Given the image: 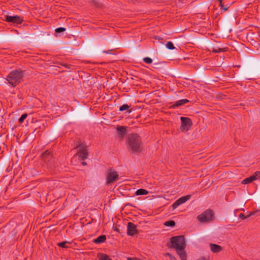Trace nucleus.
<instances>
[{
    "mask_svg": "<svg viewBox=\"0 0 260 260\" xmlns=\"http://www.w3.org/2000/svg\"><path fill=\"white\" fill-rule=\"evenodd\" d=\"M148 193V191L143 188L139 189L135 192V194L136 196L146 195Z\"/></svg>",
    "mask_w": 260,
    "mask_h": 260,
    "instance_id": "obj_18",
    "label": "nucleus"
},
{
    "mask_svg": "<svg viewBox=\"0 0 260 260\" xmlns=\"http://www.w3.org/2000/svg\"><path fill=\"white\" fill-rule=\"evenodd\" d=\"M210 247L211 250L214 253L219 252L222 249L220 245L215 244H210Z\"/></svg>",
    "mask_w": 260,
    "mask_h": 260,
    "instance_id": "obj_13",
    "label": "nucleus"
},
{
    "mask_svg": "<svg viewBox=\"0 0 260 260\" xmlns=\"http://www.w3.org/2000/svg\"><path fill=\"white\" fill-rule=\"evenodd\" d=\"M166 47L170 50H173L175 49L173 44L171 42H168L166 45Z\"/></svg>",
    "mask_w": 260,
    "mask_h": 260,
    "instance_id": "obj_22",
    "label": "nucleus"
},
{
    "mask_svg": "<svg viewBox=\"0 0 260 260\" xmlns=\"http://www.w3.org/2000/svg\"><path fill=\"white\" fill-rule=\"evenodd\" d=\"M106 240V236L104 235H101L98 237L97 238L93 240V242L96 244H101L105 241Z\"/></svg>",
    "mask_w": 260,
    "mask_h": 260,
    "instance_id": "obj_16",
    "label": "nucleus"
},
{
    "mask_svg": "<svg viewBox=\"0 0 260 260\" xmlns=\"http://www.w3.org/2000/svg\"><path fill=\"white\" fill-rule=\"evenodd\" d=\"M138 233V231L136 228V225L132 223L128 222L127 226V234L129 236H134L135 234Z\"/></svg>",
    "mask_w": 260,
    "mask_h": 260,
    "instance_id": "obj_10",
    "label": "nucleus"
},
{
    "mask_svg": "<svg viewBox=\"0 0 260 260\" xmlns=\"http://www.w3.org/2000/svg\"><path fill=\"white\" fill-rule=\"evenodd\" d=\"M213 212L211 210H207L200 214L197 218L201 222H209L213 219Z\"/></svg>",
    "mask_w": 260,
    "mask_h": 260,
    "instance_id": "obj_5",
    "label": "nucleus"
},
{
    "mask_svg": "<svg viewBox=\"0 0 260 260\" xmlns=\"http://www.w3.org/2000/svg\"><path fill=\"white\" fill-rule=\"evenodd\" d=\"M111 51V50H109V51L107 52V53H110L109 52V51Z\"/></svg>",
    "mask_w": 260,
    "mask_h": 260,
    "instance_id": "obj_33",
    "label": "nucleus"
},
{
    "mask_svg": "<svg viewBox=\"0 0 260 260\" xmlns=\"http://www.w3.org/2000/svg\"><path fill=\"white\" fill-rule=\"evenodd\" d=\"M189 101L187 99H182L176 101L171 107L173 108L179 107L187 103Z\"/></svg>",
    "mask_w": 260,
    "mask_h": 260,
    "instance_id": "obj_15",
    "label": "nucleus"
},
{
    "mask_svg": "<svg viewBox=\"0 0 260 260\" xmlns=\"http://www.w3.org/2000/svg\"><path fill=\"white\" fill-rule=\"evenodd\" d=\"M185 248H182L176 250L177 253L179 256L181 260H186V254L184 251Z\"/></svg>",
    "mask_w": 260,
    "mask_h": 260,
    "instance_id": "obj_14",
    "label": "nucleus"
},
{
    "mask_svg": "<svg viewBox=\"0 0 260 260\" xmlns=\"http://www.w3.org/2000/svg\"><path fill=\"white\" fill-rule=\"evenodd\" d=\"M259 174V172H255V175H252L249 177L244 179L242 181V183L243 184H248L257 179L256 176Z\"/></svg>",
    "mask_w": 260,
    "mask_h": 260,
    "instance_id": "obj_12",
    "label": "nucleus"
},
{
    "mask_svg": "<svg viewBox=\"0 0 260 260\" xmlns=\"http://www.w3.org/2000/svg\"><path fill=\"white\" fill-rule=\"evenodd\" d=\"M119 179V175L117 172L112 169H108L106 172V183L109 185L117 181Z\"/></svg>",
    "mask_w": 260,
    "mask_h": 260,
    "instance_id": "obj_4",
    "label": "nucleus"
},
{
    "mask_svg": "<svg viewBox=\"0 0 260 260\" xmlns=\"http://www.w3.org/2000/svg\"><path fill=\"white\" fill-rule=\"evenodd\" d=\"M77 148L79 157H80L83 160L87 158V150L82 144H80Z\"/></svg>",
    "mask_w": 260,
    "mask_h": 260,
    "instance_id": "obj_7",
    "label": "nucleus"
},
{
    "mask_svg": "<svg viewBox=\"0 0 260 260\" xmlns=\"http://www.w3.org/2000/svg\"><path fill=\"white\" fill-rule=\"evenodd\" d=\"M197 260H206L205 258H200Z\"/></svg>",
    "mask_w": 260,
    "mask_h": 260,
    "instance_id": "obj_30",
    "label": "nucleus"
},
{
    "mask_svg": "<svg viewBox=\"0 0 260 260\" xmlns=\"http://www.w3.org/2000/svg\"><path fill=\"white\" fill-rule=\"evenodd\" d=\"M82 164L84 166L86 165V163L85 162H82Z\"/></svg>",
    "mask_w": 260,
    "mask_h": 260,
    "instance_id": "obj_31",
    "label": "nucleus"
},
{
    "mask_svg": "<svg viewBox=\"0 0 260 260\" xmlns=\"http://www.w3.org/2000/svg\"><path fill=\"white\" fill-rule=\"evenodd\" d=\"M66 31V28L64 27H58L55 29V32L57 33L62 32Z\"/></svg>",
    "mask_w": 260,
    "mask_h": 260,
    "instance_id": "obj_26",
    "label": "nucleus"
},
{
    "mask_svg": "<svg viewBox=\"0 0 260 260\" xmlns=\"http://www.w3.org/2000/svg\"><path fill=\"white\" fill-rule=\"evenodd\" d=\"M69 244V243L68 242L63 241L62 242L58 243L57 245L62 248H67L69 247V246L68 245Z\"/></svg>",
    "mask_w": 260,
    "mask_h": 260,
    "instance_id": "obj_19",
    "label": "nucleus"
},
{
    "mask_svg": "<svg viewBox=\"0 0 260 260\" xmlns=\"http://www.w3.org/2000/svg\"><path fill=\"white\" fill-rule=\"evenodd\" d=\"M224 10H227V8L225 7H223V6L222 7Z\"/></svg>",
    "mask_w": 260,
    "mask_h": 260,
    "instance_id": "obj_32",
    "label": "nucleus"
},
{
    "mask_svg": "<svg viewBox=\"0 0 260 260\" xmlns=\"http://www.w3.org/2000/svg\"><path fill=\"white\" fill-rule=\"evenodd\" d=\"M6 20L9 22H11L15 25L20 24L22 22V19L17 15L6 16Z\"/></svg>",
    "mask_w": 260,
    "mask_h": 260,
    "instance_id": "obj_8",
    "label": "nucleus"
},
{
    "mask_svg": "<svg viewBox=\"0 0 260 260\" xmlns=\"http://www.w3.org/2000/svg\"><path fill=\"white\" fill-rule=\"evenodd\" d=\"M130 106L127 104H123L119 107V111H123L127 110L129 108Z\"/></svg>",
    "mask_w": 260,
    "mask_h": 260,
    "instance_id": "obj_20",
    "label": "nucleus"
},
{
    "mask_svg": "<svg viewBox=\"0 0 260 260\" xmlns=\"http://www.w3.org/2000/svg\"><path fill=\"white\" fill-rule=\"evenodd\" d=\"M97 257L99 260H112L107 254L99 253Z\"/></svg>",
    "mask_w": 260,
    "mask_h": 260,
    "instance_id": "obj_17",
    "label": "nucleus"
},
{
    "mask_svg": "<svg viewBox=\"0 0 260 260\" xmlns=\"http://www.w3.org/2000/svg\"><path fill=\"white\" fill-rule=\"evenodd\" d=\"M50 154V152L46 151L44 152V153L43 154V157L45 159V160H47V158H46L47 155H49Z\"/></svg>",
    "mask_w": 260,
    "mask_h": 260,
    "instance_id": "obj_27",
    "label": "nucleus"
},
{
    "mask_svg": "<svg viewBox=\"0 0 260 260\" xmlns=\"http://www.w3.org/2000/svg\"><path fill=\"white\" fill-rule=\"evenodd\" d=\"M170 242L172 244V247L175 248L176 250L182 248H185V239L182 236L173 237L171 238Z\"/></svg>",
    "mask_w": 260,
    "mask_h": 260,
    "instance_id": "obj_3",
    "label": "nucleus"
},
{
    "mask_svg": "<svg viewBox=\"0 0 260 260\" xmlns=\"http://www.w3.org/2000/svg\"><path fill=\"white\" fill-rule=\"evenodd\" d=\"M126 128L124 126H117L116 129L119 137L123 138L124 136L126 133Z\"/></svg>",
    "mask_w": 260,
    "mask_h": 260,
    "instance_id": "obj_11",
    "label": "nucleus"
},
{
    "mask_svg": "<svg viewBox=\"0 0 260 260\" xmlns=\"http://www.w3.org/2000/svg\"><path fill=\"white\" fill-rule=\"evenodd\" d=\"M218 1L220 2V6H221V7H222L223 5L221 4V0H218Z\"/></svg>",
    "mask_w": 260,
    "mask_h": 260,
    "instance_id": "obj_29",
    "label": "nucleus"
},
{
    "mask_svg": "<svg viewBox=\"0 0 260 260\" xmlns=\"http://www.w3.org/2000/svg\"><path fill=\"white\" fill-rule=\"evenodd\" d=\"M27 116V114L26 113L23 114L18 120L19 122L20 123H22Z\"/></svg>",
    "mask_w": 260,
    "mask_h": 260,
    "instance_id": "obj_23",
    "label": "nucleus"
},
{
    "mask_svg": "<svg viewBox=\"0 0 260 260\" xmlns=\"http://www.w3.org/2000/svg\"><path fill=\"white\" fill-rule=\"evenodd\" d=\"M169 256L170 258L171 259V260H175L176 258L175 257V256H174L173 255H172V254H170V253H168L167 254Z\"/></svg>",
    "mask_w": 260,
    "mask_h": 260,
    "instance_id": "obj_28",
    "label": "nucleus"
},
{
    "mask_svg": "<svg viewBox=\"0 0 260 260\" xmlns=\"http://www.w3.org/2000/svg\"><path fill=\"white\" fill-rule=\"evenodd\" d=\"M166 226H174L175 224V222L173 220H169L166 221L164 223Z\"/></svg>",
    "mask_w": 260,
    "mask_h": 260,
    "instance_id": "obj_21",
    "label": "nucleus"
},
{
    "mask_svg": "<svg viewBox=\"0 0 260 260\" xmlns=\"http://www.w3.org/2000/svg\"><path fill=\"white\" fill-rule=\"evenodd\" d=\"M223 51V50L222 49L219 48H213L212 50V51L214 53H219Z\"/></svg>",
    "mask_w": 260,
    "mask_h": 260,
    "instance_id": "obj_25",
    "label": "nucleus"
},
{
    "mask_svg": "<svg viewBox=\"0 0 260 260\" xmlns=\"http://www.w3.org/2000/svg\"><path fill=\"white\" fill-rule=\"evenodd\" d=\"M143 61L147 64H151L152 62V59L150 57H145L143 58Z\"/></svg>",
    "mask_w": 260,
    "mask_h": 260,
    "instance_id": "obj_24",
    "label": "nucleus"
},
{
    "mask_svg": "<svg viewBox=\"0 0 260 260\" xmlns=\"http://www.w3.org/2000/svg\"><path fill=\"white\" fill-rule=\"evenodd\" d=\"M190 198L191 196L189 194L179 198L173 204V208H177L179 206L185 203L187 201L189 200L190 199Z\"/></svg>",
    "mask_w": 260,
    "mask_h": 260,
    "instance_id": "obj_9",
    "label": "nucleus"
},
{
    "mask_svg": "<svg viewBox=\"0 0 260 260\" xmlns=\"http://www.w3.org/2000/svg\"><path fill=\"white\" fill-rule=\"evenodd\" d=\"M23 77V72L21 71L15 70L11 72L6 78L8 83L12 87H15L21 82Z\"/></svg>",
    "mask_w": 260,
    "mask_h": 260,
    "instance_id": "obj_2",
    "label": "nucleus"
},
{
    "mask_svg": "<svg viewBox=\"0 0 260 260\" xmlns=\"http://www.w3.org/2000/svg\"><path fill=\"white\" fill-rule=\"evenodd\" d=\"M127 148L133 152H140L142 151V142L138 134H133L129 136Z\"/></svg>",
    "mask_w": 260,
    "mask_h": 260,
    "instance_id": "obj_1",
    "label": "nucleus"
},
{
    "mask_svg": "<svg viewBox=\"0 0 260 260\" xmlns=\"http://www.w3.org/2000/svg\"><path fill=\"white\" fill-rule=\"evenodd\" d=\"M180 119L181 121V130L183 132L189 130L192 125L190 119L188 117H181Z\"/></svg>",
    "mask_w": 260,
    "mask_h": 260,
    "instance_id": "obj_6",
    "label": "nucleus"
},
{
    "mask_svg": "<svg viewBox=\"0 0 260 260\" xmlns=\"http://www.w3.org/2000/svg\"><path fill=\"white\" fill-rule=\"evenodd\" d=\"M60 65L63 66V65H66V64H60Z\"/></svg>",
    "mask_w": 260,
    "mask_h": 260,
    "instance_id": "obj_34",
    "label": "nucleus"
}]
</instances>
